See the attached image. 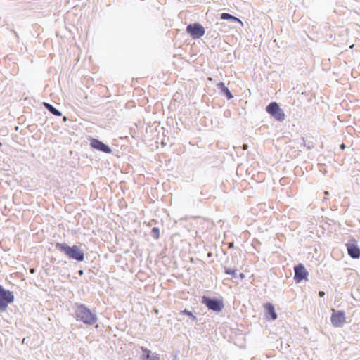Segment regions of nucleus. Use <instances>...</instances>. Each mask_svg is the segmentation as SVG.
<instances>
[{
    "label": "nucleus",
    "instance_id": "nucleus-1",
    "mask_svg": "<svg viewBox=\"0 0 360 360\" xmlns=\"http://www.w3.org/2000/svg\"><path fill=\"white\" fill-rule=\"evenodd\" d=\"M75 318L83 323L92 326L98 321L95 311H91L84 304L76 302L75 304Z\"/></svg>",
    "mask_w": 360,
    "mask_h": 360
},
{
    "label": "nucleus",
    "instance_id": "nucleus-2",
    "mask_svg": "<svg viewBox=\"0 0 360 360\" xmlns=\"http://www.w3.org/2000/svg\"><path fill=\"white\" fill-rule=\"evenodd\" d=\"M56 248L63 252L70 259L82 262L84 260L85 256L84 250L78 245H73L70 246L67 243H56Z\"/></svg>",
    "mask_w": 360,
    "mask_h": 360
},
{
    "label": "nucleus",
    "instance_id": "nucleus-3",
    "mask_svg": "<svg viewBox=\"0 0 360 360\" xmlns=\"http://www.w3.org/2000/svg\"><path fill=\"white\" fill-rule=\"evenodd\" d=\"M14 295L13 292L6 290L0 285V311H4L7 309L8 304L14 301Z\"/></svg>",
    "mask_w": 360,
    "mask_h": 360
},
{
    "label": "nucleus",
    "instance_id": "nucleus-4",
    "mask_svg": "<svg viewBox=\"0 0 360 360\" xmlns=\"http://www.w3.org/2000/svg\"><path fill=\"white\" fill-rule=\"evenodd\" d=\"M202 303L204 304L208 309L216 312H220L224 307L222 300L217 297H210L205 295L202 297Z\"/></svg>",
    "mask_w": 360,
    "mask_h": 360
},
{
    "label": "nucleus",
    "instance_id": "nucleus-5",
    "mask_svg": "<svg viewBox=\"0 0 360 360\" xmlns=\"http://www.w3.org/2000/svg\"><path fill=\"white\" fill-rule=\"evenodd\" d=\"M266 111L278 122H283L285 120V115L283 110L275 101L271 102L266 107Z\"/></svg>",
    "mask_w": 360,
    "mask_h": 360
},
{
    "label": "nucleus",
    "instance_id": "nucleus-6",
    "mask_svg": "<svg viewBox=\"0 0 360 360\" xmlns=\"http://www.w3.org/2000/svg\"><path fill=\"white\" fill-rule=\"evenodd\" d=\"M186 30L193 39H199L205 34L204 27L199 22H194L186 26Z\"/></svg>",
    "mask_w": 360,
    "mask_h": 360
},
{
    "label": "nucleus",
    "instance_id": "nucleus-7",
    "mask_svg": "<svg viewBox=\"0 0 360 360\" xmlns=\"http://www.w3.org/2000/svg\"><path fill=\"white\" fill-rule=\"evenodd\" d=\"M294 272L295 274L293 278L296 283H299L303 280H307L309 273L302 263L294 266Z\"/></svg>",
    "mask_w": 360,
    "mask_h": 360
},
{
    "label": "nucleus",
    "instance_id": "nucleus-8",
    "mask_svg": "<svg viewBox=\"0 0 360 360\" xmlns=\"http://www.w3.org/2000/svg\"><path fill=\"white\" fill-rule=\"evenodd\" d=\"M347 250L349 256L352 259H359L360 257V248L358 246L357 241L354 238L350 239L346 243Z\"/></svg>",
    "mask_w": 360,
    "mask_h": 360
},
{
    "label": "nucleus",
    "instance_id": "nucleus-9",
    "mask_svg": "<svg viewBox=\"0 0 360 360\" xmlns=\"http://www.w3.org/2000/svg\"><path fill=\"white\" fill-rule=\"evenodd\" d=\"M330 320L333 326L341 327L345 322V314L343 311H335L333 309Z\"/></svg>",
    "mask_w": 360,
    "mask_h": 360
},
{
    "label": "nucleus",
    "instance_id": "nucleus-10",
    "mask_svg": "<svg viewBox=\"0 0 360 360\" xmlns=\"http://www.w3.org/2000/svg\"><path fill=\"white\" fill-rule=\"evenodd\" d=\"M90 146L91 148L107 154L112 153V149L108 145L97 139H91Z\"/></svg>",
    "mask_w": 360,
    "mask_h": 360
},
{
    "label": "nucleus",
    "instance_id": "nucleus-11",
    "mask_svg": "<svg viewBox=\"0 0 360 360\" xmlns=\"http://www.w3.org/2000/svg\"><path fill=\"white\" fill-rule=\"evenodd\" d=\"M264 307L265 309V316L266 319L274 321L277 319L278 316L272 303L267 302L264 304Z\"/></svg>",
    "mask_w": 360,
    "mask_h": 360
},
{
    "label": "nucleus",
    "instance_id": "nucleus-12",
    "mask_svg": "<svg viewBox=\"0 0 360 360\" xmlns=\"http://www.w3.org/2000/svg\"><path fill=\"white\" fill-rule=\"evenodd\" d=\"M224 270L226 274L231 276L232 278L234 279H239L240 281H242L245 277L243 273H239L238 269L236 268L224 266Z\"/></svg>",
    "mask_w": 360,
    "mask_h": 360
},
{
    "label": "nucleus",
    "instance_id": "nucleus-13",
    "mask_svg": "<svg viewBox=\"0 0 360 360\" xmlns=\"http://www.w3.org/2000/svg\"><path fill=\"white\" fill-rule=\"evenodd\" d=\"M140 349L144 353V354L141 356L143 360H160L159 354H151V351L143 346H141Z\"/></svg>",
    "mask_w": 360,
    "mask_h": 360
},
{
    "label": "nucleus",
    "instance_id": "nucleus-14",
    "mask_svg": "<svg viewBox=\"0 0 360 360\" xmlns=\"http://www.w3.org/2000/svg\"><path fill=\"white\" fill-rule=\"evenodd\" d=\"M217 86V89L220 90L221 94L224 95L228 100H230L233 97L232 93L229 89V88L225 86L224 82H221L218 83Z\"/></svg>",
    "mask_w": 360,
    "mask_h": 360
},
{
    "label": "nucleus",
    "instance_id": "nucleus-15",
    "mask_svg": "<svg viewBox=\"0 0 360 360\" xmlns=\"http://www.w3.org/2000/svg\"><path fill=\"white\" fill-rule=\"evenodd\" d=\"M44 106L51 114H53L56 116H58V117L62 115V112L60 110H58L57 108H56L53 105H52L51 104L44 102Z\"/></svg>",
    "mask_w": 360,
    "mask_h": 360
},
{
    "label": "nucleus",
    "instance_id": "nucleus-16",
    "mask_svg": "<svg viewBox=\"0 0 360 360\" xmlns=\"http://www.w3.org/2000/svg\"><path fill=\"white\" fill-rule=\"evenodd\" d=\"M221 19L231 20L232 22H238L240 23H242V21L239 18H238L237 17L233 16L231 14L228 13H222L221 14Z\"/></svg>",
    "mask_w": 360,
    "mask_h": 360
},
{
    "label": "nucleus",
    "instance_id": "nucleus-17",
    "mask_svg": "<svg viewBox=\"0 0 360 360\" xmlns=\"http://www.w3.org/2000/svg\"><path fill=\"white\" fill-rule=\"evenodd\" d=\"M180 314H186V315L188 316L193 321H197V317L192 313V311H191L186 309L181 310L180 311Z\"/></svg>",
    "mask_w": 360,
    "mask_h": 360
},
{
    "label": "nucleus",
    "instance_id": "nucleus-18",
    "mask_svg": "<svg viewBox=\"0 0 360 360\" xmlns=\"http://www.w3.org/2000/svg\"><path fill=\"white\" fill-rule=\"evenodd\" d=\"M151 236L158 240L160 238V229L158 227H153L151 230Z\"/></svg>",
    "mask_w": 360,
    "mask_h": 360
},
{
    "label": "nucleus",
    "instance_id": "nucleus-19",
    "mask_svg": "<svg viewBox=\"0 0 360 360\" xmlns=\"http://www.w3.org/2000/svg\"><path fill=\"white\" fill-rule=\"evenodd\" d=\"M319 297H323L325 296V292H323V291H319Z\"/></svg>",
    "mask_w": 360,
    "mask_h": 360
},
{
    "label": "nucleus",
    "instance_id": "nucleus-20",
    "mask_svg": "<svg viewBox=\"0 0 360 360\" xmlns=\"http://www.w3.org/2000/svg\"><path fill=\"white\" fill-rule=\"evenodd\" d=\"M78 274L79 276H82L84 274V271L82 269H80L78 271Z\"/></svg>",
    "mask_w": 360,
    "mask_h": 360
},
{
    "label": "nucleus",
    "instance_id": "nucleus-21",
    "mask_svg": "<svg viewBox=\"0 0 360 360\" xmlns=\"http://www.w3.org/2000/svg\"><path fill=\"white\" fill-rule=\"evenodd\" d=\"M243 148L244 150H246V149L248 148V146H247L246 144H244V145L243 146Z\"/></svg>",
    "mask_w": 360,
    "mask_h": 360
},
{
    "label": "nucleus",
    "instance_id": "nucleus-22",
    "mask_svg": "<svg viewBox=\"0 0 360 360\" xmlns=\"http://www.w3.org/2000/svg\"><path fill=\"white\" fill-rule=\"evenodd\" d=\"M340 148H341V149H344L345 148V144L344 143L341 144Z\"/></svg>",
    "mask_w": 360,
    "mask_h": 360
},
{
    "label": "nucleus",
    "instance_id": "nucleus-23",
    "mask_svg": "<svg viewBox=\"0 0 360 360\" xmlns=\"http://www.w3.org/2000/svg\"><path fill=\"white\" fill-rule=\"evenodd\" d=\"M307 148H308L309 149H311V148H312V146H310V144H308Z\"/></svg>",
    "mask_w": 360,
    "mask_h": 360
},
{
    "label": "nucleus",
    "instance_id": "nucleus-24",
    "mask_svg": "<svg viewBox=\"0 0 360 360\" xmlns=\"http://www.w3.org/2000/svg\"><path fill=\"white\" fill-rule=\"evenodd\" d=\"M233 246V243L229 245V248H231Z\"/></svg>",
    "mask_w": 360,
    "mask_h": 360
}]
</instances>
